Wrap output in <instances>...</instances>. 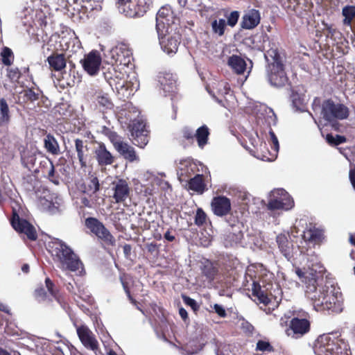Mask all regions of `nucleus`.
I'll return each instance as SVG.
<instances>
[{
    "label": "nucleus",
    "mask_w": 355,
    "mask_h": 355,
    "mask_svg": "<svg viewBox=\"0 0 355 355\" xmlns=\"http://www.w3.org/2000/svg\"><path fill=\"white\" fill-rule=\"evenodd\" d=\"M48 251L58 268L62 270L76 272L83 268L78 256L64 241L55 239L48 244Z\"/></svg>",
    "instance_id": "f257e3e1"
},
{
    "label": "nucleus",
    "mask_w": 355,
    "mask_h": 355,
    "mask_svg": "<svg viewBox=\"0 0 355 355\" xmlns=\"http://www.w3.org/2000/svg\"><path fill=\"white\" fill-rule=\"evenodd\" d=\"M316 355H348L349 345L337 333L319 336L313 347Z\"/></svg>",
    "instance_id": "f03ea898"
},
{
    "label": "nucleus",
    "mask_w": 355,
    "mask_h": 355,
    "mask_svg": "<svg viewBox=\"0 0 355 355\" xmlns=\"http://www.w3.org/2000/svg\"><path fill=\"white\" fill-rule=\"evenodd\" d=\"M314 291L311 299L315 309L318 311H328L331 313H340L343 311V302L333 292H329L327 288H322Z\"/></svg>",
    "instance_id": "7ed1b4c3"
},
{
    "label": "nucleus",
    "mask_w": 355,
    "mask_h": 355,
    "mask_svg": "<svg viewBox=\"0 0 355 355\" xmlns=\"http://www.w3.org/2000/svg\"><path fill=\"white\" fill-rule=\"evenodd\" d=\"M321 115L327 122L335 120H345L349 116V108L343 103H336L333 99L328 98L322 103Z\"/></svg>",
    "instance_id": "20e7f679"
},
{
    "label": "nucleus",
    "mask_w": 355,
    "mask_h": 355,
    "mask_svg": "<svg viewBox=\"0 0 355 355\" xmlns=\"http://www.w3.org/2000/svg\"><path fill=\"white\" fill-rule=\"evenodd\" d=\"M311 330L309 315L306 312L294 313L289 321L286 333L288 336L297 339L309 333Z\"/></svg>",
    "instance_id": "39448f33"
},
{
    "label": "nucleus",
    "mask_w": 355,
    "mask_h": 355,
    "mask_svg": "<svg viewBox=\"0 0 355 355\" xmlns=\"http://www.w3.org/2000/svg\"><path fill=\"white\" fill-rule=\"evenodd\" d=\"M315 259V261H313V260L309 261L308 269L306 271H303L300 268H295L297 275L303 283L306 284L307 288L310 290L317 288L319 274H322L324 271V267L318 260L317 257Z\"/></svg>",
    "instance_id": "423d86ee"
},
{
    "label": "nucleus",
    "mask_w": 355,
    "mask_h": 355,
    "mask_svg": "<svg viewBox=\"0 0 355 355\" xmlns=\"http://www.w3.org/2000/svg\"><path fill=\"white\" fill-rule=\"evenodd\" d=\"M85 225L103 245L112 247L115 246V238L98 218L94 217L87 218L85 220Z\"/></svg>",
    "instance_id": "0eeeda50"
},
{
    "label": "nucleus",
    "mask_w": 355,
    "mask_h": 355,
    "mask_svg": "<svg viewBox=\"0 0 355 355\" xmlns=\"http://www.w3.org/2000/svg\"><path fill=\"white\" fill-rule=\"evenodd\" d=\"M152 6L153 0H130L121 8V12L128 17H141Z\"/></svg>",
    "instance_id": "6e6552de"
},
{
    "label": "nucleus",
    "mask_w": 355,
    "mask_h": 355,
    "mask_svg": "<svg viewBox=\"0 0 355 355\" xmlns=\"http://www.w3.org/2000/svg\"><path fill=\"white\" fill-rule=\"evenodd\" d=\"M271 198L267 205L268 209L270 211L285 209L288 210L293 207L294 202L290 198L284 189L272 191Z\"/></svg>",
    "instance_id": "1a4fd4ad"
},
{
    "label": "nucleus",
    "mask_w": 355,
    "mask_h": 355,
    "mask_svg": "<svg viewBox=\"0 0 355 355\" xmlns=\"http://www.w3.org/2000/svg\"><path fill=\"white\" fill-rule=\"evenodd\" d=\"M129 129L132 137L133 144L139 148H144L148 143V132L146 124L140 120H134L129 125Z\"/></svg>",
    "instance_id": "9d476101"
},
{
    "label": "nucleus",
    "mask_w": 355,
    "mask_h": 355,
    "mask_svg": "<svg viewBox=\"0 0 355 355\" xmlns=\"http://www.w3.org/2000/svg\"><path fill=\"white\" fill-rule=\"evenodd\" d=\"M10 223L17 232L24 234L29 240H37V234L34 226L27 220L21 218L15 210L12 211Z\"/></svg>",
    "instance_id": "9b49d317"
},
{
    "label": "nucleus",
    "mask_w": 355,
    "mask_h": 355,
    "mask_svg": "<svg viewBox=\"0 0 355 355\" xmlns=\"http://www.w3.org/2000/svg\"><path fill=\"white\" fill-rule=\"evenodd\" d=\"M80 62L85 71L89 76H96L100 71L102 62L101 53L97 50H92L89 53L85 54Z\"/></svg>",
    "instance_id": "f8f14e48"
},
{
    "label": "nucleus",
    "mask_w": 355,
    "mask_h": 355,
    "mask_svg": "<svg viewBox=\"0 0 355 355\" xmlns=\"http://www.w3.org/2000/svg\"><path fill=\"white\" fill-rule=\"evenodd\" d=\"M173 18V12L169 6H162L156 15L155 28L157 35L168 33V26Z\"/></svg>",
    "instance_id": "ddd939ff"
},
{
    "label": "nucleus",
    "mask_w": 355,
    "mask_h": 355,
    "mask_svg": "<svg viewBox=\"0 0 355 355\" xmlns=\"http://www.w3.org/2000/svg\"><path fill=\"white\" fill-rule=\"evenodd\" d=\"M268 80L272 85L281 87L286 84L288 78L285 72L283 63L268 64Z\"/></svg>",
    "instance_id": "4468645a"
},
{
    "label": "nucleus",
    "mask_w": 355,
    "mask_h": 355,
    "mask_svg": "<svg viewBox=\"0 0 355 355\" xmlns=\"http://www.w3.org/2000/svg\"><path fill=\"white\" fill-rule=\"evenodd\" d=\"M211 208L214 215L223 217L229 214L232 209L230 198L225 196H217L212 198Z\"/></svg>",
    "instance_id": "2eb2a0df"
},
{
    "label": "nucleus",
    "mask_w": 355,
    "mask_h": 355,
    "mask_svg": "<svg viewBox=\"0 0 355 355\" xmlns=\"http://www.w3.org/2000/svg\"><path fill=\"white\" fill-rule=\"evenodd\" d=\"M76 331L79 339L86 348L92 351H96L98 349V340L86 325L77 327Z\"/></svg>",
    "instance_id": "dca6fc26"
},
{
    "label": "nucleus",
    "mask_w": 355,
    "mask_h": 355,
    "mask_svg": "<svg viewBox=\"0 0 355 355\" xmlns=\"http://www.w3.org/2000/svg\"><path fill=\"white\" fill-rule=\"evenodd\" d=\"M266 114L264 115L263 113L261 114L263 117L261 116H258L257 119V122L258 125H266V128L269 129V134L271 138V140L272 141V144L274 145V147L275 149H278L279 148V142L277 137H276L275 132L271 128L272 125H275L277 122V118L272 110H269L268 112L267 110H265Z\"/></svg>",
    "instance_id": "f3484780"
},
{
    "label": "nucleus",
    "mask_w": 355,
    "mask_h": 355,
    "mask_svg": "<svg viewBox=\"0 0 355 355\" xmlns=\"http://www.w3.org/2000/svg\"><path fill=\"white\" fill-rule=\"evenodd\" d=\"M112 190L114 191L112 198L114 202L121 203L124 202L130 196V189L128 182L123 179H120L113 182Z\"/></svg>",
    "instance_id": "a211bd4d"
},
{
    "label": "nucleus",
    "mask_w": 355,
    "mask_h": 355,
    "mask_svg": "<svg viewBox=\"0 0 355 355\" xmlns=\"http://www.w3.org/2000/svg\"><path fill=\"white\" fill-rule=\"evenodd\" d=\"M95 158L100 166L112 165L115 162V157L107 149L105 144L101 142L94 150Z\"/></svg>",
    "instance_id": "6ab92c4d"
},
{
    "label": "nucleus",
    "mask_w": 355,
    "mask_h": 355,
    "mask_svg": "<svg viewBox=\"0 0 355 355\" xmlns=\"http://www.w3.org/2000/svg\"><path fill=\"white\" fill-rule=\"evenodd\" d=\"M302 239L309 244L320 245L324 239V233L322 230L310 224V226L304 230Z\"/></svg>",
    "instance_id": "aec40b11"
},
{
    "label": "nucleus",
    "mask_w": 355,
    "mask_h": 355,
    "mask_svg": "<svg viewBox=\"0 0 355 355\" xmlns=\"http://www.w3.org/2000/svg\"><path fill=\"white\" fill-rule=\"evenodd\" d=\"M289 237V235L286 234H279L276 237V242L279 251L288 261L293 257L294 248Z\"/></svg>",
    "instance_id": "412c9836"
},
{
    "label": "nucleus",
    "mask_w": 355,
    "mask_h": 355,
    "mask_svg": "<svg viewBox=\"0 0 355 355\" xmlns=\"http://www.w3.org/2000/svg\"><path fill=\"white\" fill-rule=\"evenodd\" d=\"M158 82L160 89L163 90L164 96L169 95L176 89V80L172 73L161 72L158 75Z\"/></svg>",
    "instance_id": "4be33fe9"
},
{
    "label": "nucleus",
    "mask_w": 355,
    "mask_h": 355,
    "mask_svg": "<svg viewBox=\"0 0 355 355\" xmlns=\"http://www.w3.org/2000/svg\"><path fill=\"white\" fill-rule=\"evenodd\" d=\"M166 35L167 33L160 35H157L161 47L168 54L175 53L180 43V38H177L175 36L166 37Z\"/></svg>",
    "instance_id": "5701e85b"
},
{
    "label": "nucleus",
    "mask_w": 355,
    "mask_h": 355,
    "mask_svg": "<svg viewBox=\"0 0 355 355\" xmlns=\"http://www.w3.org/2000/svg\"><path fill=\"white\" fill-rule=\"evenodd\" d=\"M260 20L261 17L259 10L251 9L243 16L241 26L244 29H252L260 23Z\"/></svg>",
    "instance_id": "b1692460"
},
{
    "label": "nucleus",
    "mask_w": 355,
    "mask_h": 355,
    "mask_svg": "<svg viewBox=\"0 0 355 355\" xmlns=\"http://www.w3.org/2000/svg\"><path fill=\"white\" fill-rule=\"evenodd\" d=\"M75 150L77 153V157L82 168H86L89 159V148L86 144V141H83L80 139L74 140Z\"/></svg>",
    "instance_id": "393cba45"
},
{
    "label": "nucleus",
    "mask_w": 355,
    "mask_h": 355,
    "mask_svg": "<svg viewBox=\"0 0 355 355\" xmlns=\"http://www.w3.org/2000/svg\"><path fill=\"white\" fill-rule=\"evenodd\" d=\"M252 294L255 297L257 301L265 306L270 303V298L268 293V288L266 286H261L259 282H253L252 286Z\"/></svg>",
    "instance_id": "a878e982"
},
{
    "label": "nucleus",
    "mask_w": 355,
    "mask_h": 355,
    "mask_svg": "<svg viewBox=\"0 0 355 355\" xmlns=\"http://www.w3.org/2000/svg\"><path fill=\"white\" fill-rule=\"evenodd\" d=\"M178 139L180 144L184 148L193 145L195 141V130L190 126H184L180 130Z\"/></svg>",
    "instance_id": "bb28decb"
},
{
    "label": "nucleus",
    "mask_w": 355,
    "mask_h": 355,
    "mask_svg": "<svg viewBox=\"0 0 355 355\" xmlns=\"http://www.w3.org/2000/svg\"><path fill=\"white\" fill-rule=\"evenodd\" d=\"M243 239V232L239 229L232 227V230L225 235L224 244L226 248H232L241 243Z\"/></svg>",
    "instance_id": "cd10ccee"
},
{
    "label": "nucleus",
    "mask_w": 355,
    "mask_h": 355,
    "mask_svg": "<svg viewBox=\"0 0 355 355\" xmlns=\"http://www.w3.org/2000/svg\"><path fill=\"white\" fill-rule=\"evenodd\" d=\"M83 192L92 196L95 194L100 189L99 180L94 173L89 172L83 184Z\"/></svg>",
    "instance_id": "c85d7f7f"
},
{
    "label": "nucleus",
    "mask_w": 355,
    "mask_h": 355,
    "mask_svg": "<svg viewBox=\"0 0 355 355\" xmlns=\"http://www.w3.org/2000/svg\"><path fill=\"white\" fill-rule=\"evenodd\" d=\"M50 67L56 71H60L66 67L67 60L64 53H53L47 58Z\"/></svg>",
    "instance_id": "c756f323"
},
{
    "label": "nucleus",
    "mask_w": 355,
    "mask_h": 355,
    "mask_svg": "<svg viewBox=\"0 0 355 355\" xmlns=\"http://www.w3.org/2000/svg\"><path fill=\"white\" fill-rule=\"evenodd\" d=\"M209 136L210 130L207 125H202L195 130V139L199 148L202 150L209 144Z\"/></svg>",
    "instance_id": "7c9ffc66"
},
{
    "label": "nucleus",
    "mask_w": 355,
    "mask_h": 355,
    "mask_svg": "<svg viewBox=\"0 0 355 355\" xmlns=\"http://www.w3.org/2000/svg\"><path fill=\"white\" fill-rule=\"evenodd\" d=\"M201 273L206 277V279L213 282L218 273V268L209 259H206L200 266Z\"/></svg>",
    "instance_id": "2f4dec72"
},
{
    "label": "nucleus",
    "mask_w": 355,
    "mask_h": 355,
    "mask_svg": "<svg viewBox=\"0 0 355 355\" xmlns=\"http://www.w3.org/2000/svg\"><path fill=\"white\" fill-rule=\"evenodd\" d=\"M114 148L124 159L130 162H134L137 158L134 148L125 142L121 141L115 144Z\"/></svg>",
    "instance_id": "473e14b6"
},
{
    "label": "nucleus",
    "mask_w": 355,
    "mask_h": 355,
    "mask_svg": "<svg viewBox=\"0 0 355 355\" xmlns=\"http://www.w3.org/2000/svg\"><path fill=\"white\" fill-rule=\"evenodd\" d=\"M189 189L196 191L198 193H203L206 189L203 175L197 174L191 178L188 182Z\"/></svg>",
    "instance_id": "72a5a7b5"
},
{
    "label": "nucleus",
    "mask_w": 355,
    "mask_h": 355,
    "mask_svg": "<svg viewBox=\"0 0 355 355\" xmlns=\"http://www.w3.org/2000/svg\"><path fill=\"white\" fill-rule=\"evenodd\" d=\"M228 64L238 74L243 73L246 69L245 61L239 55L230 56L228 59Z\"/></svg>",
    "instance_id": "f704fd0d"
},
{
    "label": "nucleus",
    "mask_w": 355,
    "mask_h": 355,
    "mask_svg": "<svg viewBox=\"0 0 355 355\" xmlns=\"http://www.w3.org/2000/svg\"><path fill=\"white\" fill-rule=\"evenodd\" d=\"M263 49H265V46H263ZM265 50L266 53H264V57L266 61L268 62V64L282 63L278 49L275 43H272V46H270L268 49Z\"/></svg>",
    "instance_id": "c9c22d12"
},
{
    "label": "nucleus",
    "mask_w": 355,
    "mask_h": 355,
    "mask_svg": "<svg viewBox=\"0 0 355 355\" xmlns=\"http://www.w3.org/2000/svg\"><path fill=\"white\" fill-rule=\"evenodd\" d=\"M44 145L46 151L53 155L60 154V146L55 139L51 134L47 135L44 139Z\"/></svg>",
    "instance_id": "e433bc0d"
},
{
    "label": "nucleus",
    "mask_w": 355,
    "mask_h": 355,
    "mask_svg": "<svg viewBox=\"0 0 355 355\" xmlns=\"http://www.w3.org/2000/svg\"><path fill=\"white\" fill-rule=\"evenodd\" d=\"M42 172L50 182L55 185L60 184V175L55 172V166L51 160L49 161V166L44 167Z\"/></svg>",
    "instance_id": "4c0bfd02"
},
{
    "label": "nucleus",
    "mask_w": 355,
    "mask_h": 355,
    "mask_svg": "<svg viewBox=\"0 0 355 355\" xmlns=\"http://www.w3.org/2000/svg\"><path fill=\"white\" fill-rule=\"evenodd\" d=\"M112 58L114 59V64L116 65H128L130 62V53L128 50L123 51L121 49L116 51V55L112 54Z\"/></svg>",
    "instance_id": "58836bf2"
},
{
    "label": "nucleus",
    "mask_w": 355,
    "mask_h": 355,
    "mask_svg": "<svg viewBox=\"0 0 355 355\" xmlns=\"http://www.w3.org/2000/svg\"><path fill=\"white\" fill-rule=\"evenodd\" d=\"M9 107L4 98L0 99V125H7L10 122Z\"/></svg>",
    "instance_id": "ea45409f"
},
{
    "label": "nucleus",
    "mask_w": 355,
    "mask_h": 355,
    "mask_svg": "<svg viewBox=\"0 0 355 355\" xmlns=\"http://www.w3.org/2000/svg\"><path fill=\"white\" fill-rule=\"evenodd\" d=\"M342 15L344 17L343 23L345 26H351L355 18V6H345L342 9Z\"/></svg>",
    "instance_id": "a19ab883"
},
{
    "label": "nucleus",
    "mask_w": 355,
    "mask_h": 355,
    "mask_svg": "<svg viewBox=\"0 0 355 355\" xmlns=\"http://www.w3.org/2000/svg\"><path fill=\"white\" fill-rule=\"evenodd\" d=\"M96 101L104 110H112L114 107V103L108 94L99 92L96 96Z\"/></svg>",
    "instance_id": "79ce46f5"
},
{
    "label": "nucleus",
    "mask_w": 355,
    "mask_h": 355,
    "mask_svg": "<svg viewBox=\"0 0 355 355\" xmlns=\"http://www.w3.org/2000/svg\"><path fill=\"white\" fill-rule=\"evenodd\" d=\"M40 28H37V41H43L45 42L49 35L52 34V31L49 30L50 26L49 27L47 22L44 19H40Z\"/></svg>",
    "instance_id": "37998d69"
},
{
    "label": "nucleus",
    "mask_w": 355,
    "mask_h": 355,
    "mask_svg": "<svg viewBox=\"0 0 355 355\" xmlns=\"http://www.w3.org/2000/svg\"><path fill=\"white\" fill-rule=\"evenodd\" d=\"M45 284L51 295L53 296L55 300L58 301V302L62 304V298L60 294L59 290L55 288L54 283L50 279L49 277H46L45 279Z\"/></svg>",
    "instance_id": "c03bdc74"
},
{
    "label": "nucleus",
    "mask_w": 355,
    "mask_h": 355,
    "mask_svg": "<svg viewBox=\"0 0 355 355\" xmlns=\"http://www.w3.org/2000/svg\"><path fill=\"white\" fill-rule=\"evenodd\" d=\"M226 28V21L224 19H214L211 21L212 32L218 36H223Z\"/></svg>",
    "instance_id": "a18cd8bd"
},
{
    "label": "nucleus",
    "mask_w": 355,
    "mask_h": 355,
    "mask_svg": "<svg viewBox=\"0 0 355 355\" xmlns=\"http://www.w3.org/2000/svg\"><path fill=\"white\" fill-rule=\"evenodd\" d=\"M1 57L2 63L5 66L9 67L13 63L14 53L10 48H8L7 46H4L2 49V51L1 53Z\"/></svg>",
    "instance_id": "49530a36"
},
{
    "label": "nucleus",
    "mask_w": 355,
    "mask_h": 355,
    "mask_svg": "<svg viewBox=\"0 0 355 355\" xmlns=\"http://www.w3.org/2000/svg\"><path fill=\"white\" fill-rule=\"evenodd\" d=\"M40 204L43 209L51 214H55L60 211L58 205H55L53 201L48 200L46 198H42L40 200Z\"/></svg>",
    "instance_id": "de8ad7c7"
},
{
    "label": "nucleus",
    "mask_w": 355,
    "mask_h": 355,
    "mask_svg": "<svg viewBox=\"0 0 355 355\" xmlns=\"http://www.w3.org/2000/svg\"><path fill=\"white\" fill-rule=\"evenodd\" d=\"M42 92L39 89L36 91L33 88H28L24 90V97L27 101L35 102L40 98Z\"/></svg>",
    "instance_id": "09e8293b"
},
{
    "label": "nucleus",
    "mask_w": 355,
    "mask_h": 355,
    "mask_svg": "<svg viewBox=\"0 0 355 355\" xmlns=\"http://www.w3.org/2000/svg\"><path fill=\"white\" fill-rule=\"evenodd\" d=\"M327 142L331 146H338L346 142L347 139L345 136L336 135L335 137L329 133L326 136Z\"/></svg>",
    "instance_id": "8fccbe9b"
},
{
    "label": "nucleus",
    "mask_w": 355,
    "mask_h": 355,
    "mask_svg": "<svg viewBox=\"0 0 355 355\" xmlns=\"http://www.w3.org/2000/svg\"><path fill=\"white\" fill-rule=\"evenodd\" d=\"M207 216L202 208H198L195 216L194 223L198 226L201 227L206 224Z\"/></svg>",
    "instance_id": "3c124183"
},
{
    "label": "nucleus",
    "mask_w": 355,
    "mask_h": 355,
    "mask_svg": "<svg viewBox=\"0 0 355 355\" xmlns=\"http://www.w3.org/2000/svg\"><path fill=\"white\" fill-rule=\"evenodd\" d=\"M102 132L106 135L115 147V144L119 143L121 140L116 132L112 131L111 129L106 126L103 127Z\"/></svg>",
    "instance_id": "603ef678"
},
{
    "label": "nucleus",
    "mask_w": 355,
    "mask_h": 355,
    "mask_svg": "<svg viewBox=\"0 0 355 355\" xmlns=\"http://www.w3.org/2000/svg\"><path fill=\"white\" fill-rule=\"evenodd\" d=\"M7 76L12 83L18 82L21 76L22 72L17 68H8Z\"/></svg>",
    "instance_id": "864d4df0"
},
{
    "label": "nucleus",
    "mask_w": 355,
    "mask_h": 355,
    "mask_svg": "<svg viewBox=\"0 0 355 355\" xmlns=\"http://www.w3.org/2000/svg\"><path fill=\"white\" fill-rule=\"evenodd\" d=\"M256 350L262 352H272L274 347L268 341L259 340L257 343Z\"/></svg>",
    "instance_id": "5fc2aeb1"
},
{
    "label": "nucleus",
    "mask_w": 355,
    "mask_h": 355,
    "mask_svg": "<svg viewBox=\"0 0 355 355\" xmlns=\"http://www.w3.org/2000/svg\"><path fill=\"white\" fill-rule=\"evenodd\" d=\"M227 18L226 25L230 27H234L238 22L240 17V13L237 10L232 11L229 15H225Z\"/></svg>",
    "instance_id": "6e6d98bb"
},
{
    "label": "nucleus",
    "mask_w": 355,
    "mask_h": 355,
    "mask_svg": "<svg viewBox=\"0 0 355 355\" xmlns=\"http://www.w3.org/2000/svg\"><path fill=\"white\" fill-rule=\"evenodd\" d=\"M33 295L38 302H44L47 299V293L42 285L35 289Z\"/></svg>",
    "instance_id": "4d7b16f0"
},
{
    "label": "nucleus",
    "mask_w": 355,
    "mask_h": 355,
    "mask_svg": "<svg viewBox=\"0 0 355 355\" xmlns=\"http://www.w3.org/2000/svg\"><path fill=\"white\" fill-rule=\"evenodd\" d=\"M81 9L84 12H91L95 9L94 0H80Z\"/></svg>",
    "instance_id": "13d9d810"
},
{
    "label": "nucleus",
    "mask_w": 355,
    "mask_h": 355,
    "mask_svg": "<svg viewBox=\"0 0 355 355\" xmlns=\"http://www.w3.org/2000/svg\"><path fill=\"white\" fill-rule=\"evenodd\" d=\"M182 300L184 303L190 306L192 310L195 312L198 311L200 309V306L198 304L196 301L189 296L182 295Z\"/></svg>",
    "instance_id": "bf43d9fd"
},
{
    "label": "nucleus",
    "mask_w": 355,
    "mask_h": 355,
    "mask_svg": "<svg viewBox=\"0 0 355 355\" xmlns=\"http://www.w3.org/2000/svg\"><path fill=\"white\" fill-rule=\"evenodd\" d=\"M121 282L123 286V290L127 295L129 300L133 304H137V300L132 296L128 286V282H126L123 277H121Z\"/></svg>",
    "instance_id": "052dcab7"
},
{
    "label": "nucleus",
    "mask_w": 355,
    "mask_h": 355,
    "mask_svg": "<svg viewBox=\"0 0 355 355\" xmlns=\"http://www.w3.org/2000/svg\"><path fill=\"white\" fill-rule=\"evenodd\" d=\"M214 312L216 313L220 318H225L227 316V313L225 308L218 304H215L212 306Z\"/></svg>",
    "instance_id": "680f3d73"
},
{
    "label": "nucleus",
    "mask_w": 355,
    "mask_h": 355,
    "mask_svg": "<svg viewBox=\"0 0 355 355\" xmlns=\"http://www.w3.org/2000/svg\"><path fill=\"white\" fill-rule=\"evenodd\" d=\"M324 30L327 31L329 35L334 36L336 32V29L334 27V25L329 24L327 23H323Z\"/></svg>",
    "instance_id": "e2e57ef3"
},
{
    "label": "nucleus",
    "mask_w": 355,
    "mask_h": 355,
    "mask_svg": "<svg viewBox=\"0 0 355 355\" xmlns=\"http://www.w3.org/2000/svg\"><path fill=\"white\" fill-rule=\"evenodd\" d=\"M146 249H147L148 252L153 254L155 252L157 251L158 245L155 242H152L150 243H147L146 244Z\"/></svg>",
    "instance_id": "0e129e2a"
},
{
    "label": "nucleus",
    "mask_w": 355,
    "mask_h": 355,
    "mask_svg": "<svg viewBox=\"0 0 355 355\" xmlns=\"http://www.w3.org/2000/svg\"><path fill=\"white\" fill-rule=\"evenodd\" d=\"M164 238L169 242H173L175 240V236L171 234V229H168L165 232V234H164Z\"/></svg>",
    "instance_id": "69168bd1"
},
{
    "label": "nucleus",
    "mask_w": 355,
    "mask_h": 355,
    "mask_svg": "<svg viewBox=\"0 0 355 355\" xmlns=\"http://www.w3.org/2000/svg\"><path fill=\"white\" fill-rule=\"evenodd\" d=\"M123 253H124L125 257L126 258L129 257L131 254V251H132L131 245L125 244L123 247Z\"/></svg>",
    "instance_id": "338daca9"
},
{
    "label": "nucleus",
    "mask_w": 355,
    "mask_h": 355,
    "mask_svg": "<svg viewBox=\"0 0 355 355\" xmlns=\"http://www.w3.org/2000/svg\"><path fill=\"white\" fill-rule=\"evenodd\" d=\"M349 176L350 182H351L354 189H355V168L351 169L349 171Z\"/></svg>",
    "instance_id": "774afa93"
}]
</instances>
